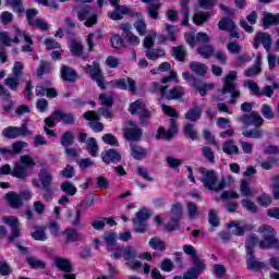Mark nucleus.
<instances>
[{"mask_svg":"<svg viewBox=\"0 0 279 279\" xmlns=\"http://www.w3.org/2000/svg\"><path fill=\"white\" fill-rule=\"evenodd\" d=\"M11 208H21L23 206V201H21V196L19 193L9 192L5 195Z\"/></svg>","mask_w":279,"mask_h":279,"instance_id":"nucleus-30","label":"nucleus"},{"mask_svg":"<svg viewBox=\"0 0 279 279\" xmlns=\"http://www.w3.org/2000/svg\"><path fill=\"white\" fill-rule=\"evenodd\" d=\"M160 8H162V3L160 2H150L147 7L148 16L153 19V21H158L160 19V15L158 12H160Z\"/></svg>","mask_w":279,"mask_h":279,"instance_id":"nucleus-28","label":"nucleus"},{"mask_svg":"<svg viewBox=\"0 0 279 279\" xmlns=\"http://www.w3.org/2000/svg\"><path fill=\"white\" fill-rule=\"evenodd\" d=\"M165 56V50L162 48H154L146 50V58L148 60H158Z\"/></svg>","mask_w":279,"mask_h":279,"instance_id":"nucleus-43","label":"nucleus"},{"mask_svg":"<svg viewBox=\"0 0 279 279\" xmlns=\"http://www.w3.org/2000/svg\"><path fill=\"white\" fill-rule=\"evenodd\" d=\"M32 134L27 129V124H22L21 128L9 126L2 131L4 138H19V136H29Z\"/></svg>","mask_w":279,"mask_h":279,"instance_id":"nucleus-13","label":"nucleus"},{"mask_svg":"<svg viewBox=\"0 0 279 279\" xmlns=\"http://www.w3.org/2000/svg\"><path fill=\"white\" fill-rule=\"evenodd\" d=\"M185 119L186 121H192V123L199 121V119H202V108L194 105V107L185 113Z\"/></svg>","mask_w":279,"mask_h":279,"instance_id":"nucleus-25","label":"nucleus"},{"mask_svg":"<svg viewBox=\"0 0 279 279\" xmlns=\"http://www.w3.org/2000/svg\"><path fill=\"white\" fill-rule=\"evenodd\" d=\"M229 230H232V234L235 236H243L246 230H250V225L241 226V223L236 221H231L228 225Z\"/></svg>","mask_w":279,"mask_h":279,"instance_id":"nucleus-21","label":"nucleus"},{"mask_svg":"<svg viewBox=\"0 0 279 279\" xmlns=\"http://www.w3.org/2000/svg\"><path fill=\"white\" fill-rule=\"evenodd\" d=\"M39 181L41 183V187L51 186L53 184V174L47 169H41L39 171Z\"/></svg>","mask_w":279,"mask_h":279,"instance_id":"nucleus-22","label":"nucleus"},{"mask_svg":"<svg viewBox=\"0 0 279 279\" xmlns=\"http://www.w3.org/2000/svg\"><path fill=\"white\" fill-rule=\"evenodd\" d=\"M192 269L201 275L206 269V264L199 257H194Z\"/></svg>","mask_w":279,"mask_h":279,"instance_id":"nucleus-56","label":"nucleus"},{"mask_svg":"<svg viewBox=\"0 0 279 279\" xmlns=\"http://www.w3.org/2000/svg\"><path fill=\"white\" fill-rule=\"evenodd\" d=\"M149 219V211L147 209H142L137 211L136 218L133 219L135 226H145V221Z\"/></svg>","mask_w":279,"mask_h":279,"instance_id":"nucleus-39","label":"nucleus"},{"mask_svg":"<svg viewBox=\"0 0 279 279\" xmlns=\"http://www.w3.org/2000/svg\"><path fill=\"white\" fill-rule=\"evenodd\" d=\"M260 112L264 119H267L268 121H271V119H276V113H274V109H271V106L269 105H263Z\"/></svg>","mask_w":279,"mask_h":279,"instance_id":"nucleus-53","label":"nucleus"},{"mask_svg":"<svg viewBox=\"0 0 279 279\" xmlns=\"http://www.w3.org/2000/svg\"><path fill=\"white\" fill-rule=\"evenodd\" d=\"M199 173L202 174L201 182H203V186L208 189V191H215V193H219V191H223L226 189V180H221L217 185V172L214 170H208L206 168H199Z\"/></svg>","mask_w":279,"mask_h":279,"instance_id":"nucleus-2","label":"nucleus"},{"mask_svg":"<svg viewBox=\"0 0 279 279\" xmlns=\"http://www.w3.org/2000/svg\"><path fill=\"white\" fill-rule=\"evenodd\" d=\"M258 244V235L250 234L245 243L246 255L254 254V247Z\"/></svg>","mask_w":279,"mask_h":279,"instance_id":"nucleus-37","label":"nucleus"},{"mask_svg":"<svg viewBox=\"0 0 279 279\" xmlns=\"http://www.w3.org/2000/svg\"><path fill=\"white\" fill-rule=\"evenodd\" d=\"M26 262L29 265V267H32V269H45V267H47V264H45V262L36 257H27Z\"/></svg>","mask_w":279,"mask_h":279,"instance_id":"nucleus-49","label":"nucleus"},{"mask_svg":"<svg viewBox=\"0 0 279 279\" xmlns=\"http://www.w3.org/2000/svg\"><path fill=\"white\" fill-rule=\"evenodd\" d=\"M133 27L140 36H145V34H147V23H145V20L143 19L135 21Z\"/></svg>","mask_w":279,"mask_h":279,"instance_id":"nucleus-51","label":"nucleus"},{"mask_svg":"<svg viewBox=\"0 0 279 279\" xmlns=\"http://www.w3.org/2000/svg\"><path fill=\"white\" fill-rule=\"evenodd\" d=\"M73 10L76 12L78 21H86V27L97 24V15L93 14V9L89 5H76Z\"/></svg>","mask_w":279,"mask_h":279,"instance_id":"nucleus-7","label":"nucleus"},{"mask_svg":"<svg viewBox=\"0 0 279 279\" xmlns=\"http://www.w3.org/2000/svg\"><path fill=\"white\" fill-rule=\"evenodd\" d=\"M54 265L60 271H64V274H71V271H73V264L69 259L56 257Z\"/></svg>","mask_w":279,"mask_h":279,"instance_id":"nucleus-20","label":"nucleus"},{"mask_svg":"<svg viewBox=\"0 0 279 279\" xmlns=\"http://www.w3.org/2000/svg\"><path fill=\"white\" fill-rule=\"evenodd\" d=\"M104 241L107 245L108 252H112V247H114V245H117V233H114L112 231L105 232Z\"/></svg>","mask_w":279,"mask_h":279,"instance_id":"nucleus-35","label":"nucleus"},{"mask_svg":"<svg viewBox=\"0 0 279 279\" xmlns=\"http://www.w3.org/2000/svg\"><path fill=\"white\" fill-rule=\"evenodd\" d=\"M60 175H61L62 178H68V179L75 178V168H73V166H71V165H68V166L60 172Z\"/></svg>","mask_w":279,"mask_h":279,"instance_id":"nucleus-62","label":"nucleus"},{"mask_svg":"<svg viewBox=\"0 0 279 279\" xmlns=\"http://www.w3.org/2000/svg\"><path fill=\"white\" fill-rule=\"evenodd\" d=\"M260 64H263L260 56H257L254 65L244 72L245 77H254V75H259V73L263 71L260 69Z\"/></svg>","mask_w":279,"mask_h":279,"instance_id":"nucleus-27","label":"nucleus"},{"mask_svg":"<svg viewBox=\"0 0 279 279\" xmlns=\"http://www.w3.org/2000/svg\"><path fill=\"white\" fill-rule=\"evenodd\" d=\"M166 32L168 33V38L174 43L178 38V28L173 25L166 24Z\"/></svg>","mask_w":279,"mask_h":279,"instance_id":"nucleus-59","label":"nucleus"},{"mask_svg":"<svg viewBox=\"0 0 279 279\" xmlns=\"http://www.w3.org/2000/svg\"><path fill=\"white\" fill-rule=\"evenodd\" d=\"M145 110H147V105L143 100H136L129 106V112L131 114H142Z\"/></svg>","mask_w":279,"mask_h":279,"instance_id":"nucleus-32","label":"nucleus"},{"mask_svg":"<svg viewBox=\"0 0 279 279\" xmlns=\"http://www.w3.org/2000/svg\"><path fill=\"white\" fill-rule=\"evenodd\" d=\"M61 77L65 82H75V80H77V73L74 72L73 69L66 65H63L61 69Z\"/></svg>","mask_w":279,"mask_h":279,"instance_id":"nucleus-31","label":"nucleus"},{"mask_svg":"<svg viewBox=\"0 0 279 279\" xmlns=\"http://www.w3.org/2000/svg\"><path fill=\"white\" fill-rule=\"evenodd\" d=\"M190 69L193 73H196V75H206L208 73V68L204 63H199L197 61H192L190 63Z\"/></svg>","mask_w":279,"mask_h":279,"instance_id":"nucleus-38","label":"nucleus"},{"mask_svg":"<svg viewBox=\"0 0 279 279\" xmlns=\"http://www.w3.org/2000/svg\"><path fill=\"white\" fill-rule=\"evenodd\" d=\"M12 175H14V178H19L20 180H23V178L27 177V168H25L22 163H16L12 171Z\"/></svg>","mask_w":279,"mask_h":279,"instance_id":"nucleus-46","label":"nucleus"},{"mask_svg":"<svg viewBox=\"0 0 279 279\" xmlns=\"http://www.w3.org/2000/svg\"><path fill=\"white\" fill-rule=\"evenodd\" d=\"M240 193H242L244 197H252V195H254L252 187H250V183L246 180L241 182Z\"/></svg>","mask_w":279,"mask_h":279,"instance_id":"nucleus-58","label":"nucleus"},{"mask_svg":"<svg viewBox=\"0 0 279 279\" xmlns=\"http://www.w3.org/2000/svg\"><path fill=\"white\" fill-rule=\"evenodd\" d=\"M17 29H20V28L15 27L14 38L10 37V34H8V32L0 33V43H2V45H4V47H10V45H12V43H14L15 45H19L21 43V39H19Z\"/></svg>","mask_w":279,"mask_h":279,"instance_id":"nucleus-19","label":"nucleus"},{"mask_svg":"<svg viewBox=\"0 0 279 279\" xmlns=\"http://www.w3.org/2000/svg\"><path fill=\"white\" fill-rule=\"evenodd\" d=\"M83 119H85V121H89L88 126L94 132H104V123L99 122L101 121V117H99L96 111H86L83 113Z\"/></svg>","mask_w":279,"mask_h":279,"instance_id":"nucleus-12","label":"nucleus"},{"mask_svg":"<svg viewBox=\"0 0 279 279\" xmlns=\"http://www.w3.org/2000/svg\"><path fill=\"white\" fill-rule=\"evenodd\" d=\"M32 238L35 241H47V227L46 226H36L34 231L31 233Z\"/></svg>","mask_w":279,"mask_h":279,"instance_id":"nucleus-24","label":"nucleus"},{"mask_svg":"<svg viewBox=\"0 0 279 279\" xmlns=\"http://www.w3.org/2000/svg\"><path fill=\"white\" fill-rule=\"evenodd\" d=\"M85 73L90 75V78L96 82L97 86L101 88L102 90H106V82L104 81V72L101 71V66L99 65V62L94 61L90 64H86L84 66Z\"/></svg>","mask_w":279,"mask_h":279,"instance_id":"nucleus-6","label":"nucleus"},{"mask_svg":"<svg viewBox=\"0 0 279 279\" xmlns=\"http://www.w3.org/2000/svg\"><path fill=\"white\" fill-rule=\"evenodd\" d=\"M238 121L243 123L245 128H250V125H254V128H263V123H265V119H263V117L256 111L243 114L238 119Z\"/></svg>","mask_w":279,"mask_h":279,"instance_id":"nucleus-10","label":"nucleus"},{"mask_svg":"<svg viewBox=\"0 0 279 279\" xmlns=\"http://www.w3.org/2000/svg\"><path fill=\"white\" fill-rule=\"evenodd\" d=\"M184 97V87L177 85L172 89L168 90L166 89V94L162 95V99H167L168 101L177 100L182 101V98Z\"/></svg>","mask_w":279,"mask_h":279,"instance_id":"nucleus-17","label":"nucleus"},{"mask_svg":"<svg viewBox=\"0 0 279 279\" xmlns=\"http://www.w3.org/2000/svg\"><path fill=\"white\" fill-rule=\"evenodd\" d=\"M246 267L251 271H260V269H265L266 271L269 270V265L266 263L256 260L254 257V253L246 255Z\"/></svg>","mask_w":279,"mask_h":279,"instance_id":"nucleus-16","label":"nucleus"},{"mask_svg":"<svg viewBox=\"0 0 279 279\" xmlns=\"http://www.w3.org/2000/svg\"><path fill=\"white\" fill-rule=\"evenodd\" d=\"M17 36H19V40H21V38H24L25 43L27 44V45L22 47V51H25V52L32 51V45H34V41L32 40V37L27 36L21 29H17Z\"/></svg>","mask_w":279,"mask_h":279,"instance_id":"nucleus-41","label":"nucleus"},{"mask_svg":"<svg viewBox=\"0 0 279 279\" xmlns=\"http://www.w3.org/2000/svg\"><path fill=\"white\" fill-rule=\"evenodd\" d=\"M172 56L179 62H184V58H186V49H184V46L173 47L172 48Z\"/></svg>","mask_w":279,"mask_h":279,"instance_id":"nucleus-45","label":"nucleus"},{"mask_svg":"<svg viewBox=\"0 0 279 279\" xmlns=\"http://www.w3.org/2000/svg\"><path fill=\"white\" fill-rule=\"evenodd\" d=\"M242 134L245 136V138H254L258 141L265 136V131H263L260 126H255L254 129L244 130Z\"/></svg>","mask_w":279,"mask_h":279,"instance_id":"nucleus-23","label":"nucleus"},{"mask_svg":"<svg viewBox=\"0 0 279 279\" xmlns=\"http://www.w3.org/2000/svg\"><path fill=\"white\" fill-rule=\"evenodd\" d=\"M149 245L151 250H157L158 252H165L167 250L165 242L160 238H153L149 240Z\"/></svg>","mask_w":279,"mask_h":279,"instance_id":"nucleus-48","label":"nucleus"},{"mask_svg":"<svg viewBox=\"0 0 279 279\" xmlns=\"http://www.w3.org/2000/svg\"><path fill=\"white\" fill-rule=\"evenodd\" d=\"M189 1L190 0H181V10H180V12L183 16L182 25H189V16H190Z\"/></svg>","mask_w":279,"mask_h":279,"instance_id":"nucleus-44","label":"nucleus"},{"mask_svg":"<svg viewBox=\"0 0 279 279\" xmlns=\"http://www.w3.org/2000/svg\"><path fill=\"white\" fill-rule=\"evenodd\" d=\"M61 235L64 239V244L69 245V243H75L77 241H82L84 235H82L77 230L74 228H68L61 232Z\"/></svg>","mask_w":279,"mask_h":279,"instance_id":"nucleus-15","label":"nucleus"},{"mask_svg":"<svg viewBox=\"0 0 279 279\" xmlns=\"http://www.w3.org/2000/svg\"><path fill=\"white\" fill-rule=\"evenodd\" d=\"M171 215L174 219H182V204H174L171 208Z\"/></svg>","mask_w":279,"mask_h":279,"instance_id":"nucleus-63","label":"nucleus"},{"mask_svg":"<svg viewBox=\"0 0 279 279\" xmlns=\"http://www.w3.org/2000/svg\"><path fill=\"white\" fill-rule=\"evenodd\" d=\"M178 132V120L175 118L170 119V126L169 130H165V128H159L157 131L156 138L160 140L163 138L165 141H171L175 133Z\"/></svg>","mask_w":279,"mask_h":279,"instance_id":"nucleus-14","label":"nucleus"},{"mask_svg":"<svg viewBox=\"0 0 279 279\" xmlns=\"http://www.w3.org/2000/svg\"><path fill=\"white\" fill-rule=\"evenodd\" d=\"M44 193H43V199L46 202H51L53 199V194L56 193V190L53 186H47V187H41Z\"/></svg>","mask_w":279,"mask_h":279,"instance_id":"nucleus-60","label":"nucleus"},{"mask_svg":"<svg viewBox=\"0 0 279 279\" xmlns=\"http://www.w3.org/2000/svg\"><path fill=\"white\" fill-rule=\"evenodd\" d=\"M208 217L210 226L217 228L219 226V216H217V211L215 209H210Z\"/></svg>","mask_w":279,"mask_h":279,"instance_id":"nucleus-64","label":"nucleus"},{"mask_svg":"<svg viewBox=\"0 0 279 279\" xmlns=\"http://www.w3.org/2000/svg\"><path fill=\"white\" fill-rule=\"evenodd\" d=\"M61 191H63L64 194L73 197V195H75V193H77V187H75V185H73V183L65 181L61 184Z\"/></svg>","mask_w":279,"mask_h":279,"instance_id":"nucleus-50","label":"nucleus"},{"mask_svg":"<svg viewBox=\"0 0 279 279\" xmlns=\"http://www.w3.org/2000/svg\"><path fill=\"white\" fill-rule=\"evenodd\" d=\"M56 121H62L64 125H73L75 123V116L73 113L64 112L56 109L50 117L45 119V124L48 128H56Z\"/></svg>","mask_w":279,"mask_h":279,"instance_id":"nucleus-5","label":"nucleus"},{"mask_svg":"<svg viewBox=\"0 0 279 279\" xmlns=\"http://www.w3.org/2000/svg\"><path fill=\"white\" fill-rule=\"evenodd\" d=\"M234 80H236V71L229 72V75L225 77V84L221 89V95H227V93L231 94V100L229 101L231 105L236 104L235 99L241 97V92L236 90V84L234 83Z\"/></svg>","mask_w":279,"mask_h":279,"instance_id":"nucleus-4","label":"nucleus"},{"mask_svg":"<svg viewBox=\"0 0 279 279\" xmlns=\"http://www.w3.org/2000/svg\"><path fill=\"white\" fill-rule=\"evenodd\" d=\"M173 80H178V73L175 71H170V74L168 76L161 78V84L158 82L150 83L149 92L160 93L162 99V95H165L169 88V82H173Z\"/></svg>","mask_w":279,"mask_h":279,"instance_id":"nucleus-8","label":"nucleus"},{"mask_svg":"<svg viewBox=\"0 0 279 279\" xmlns=\"http://www.w3.org/2000/svg\"><path fill=\"white\" fill-rule=\"evenodd\" d=\"M73 141H74L73 132H71V131H66L61 136V145L63 147H71V145H73Z\"/></svg>","mask_w":279,"mask_h":279,"instance_id":"nucleus-54","label":"nucleus"},{"mask_svg":"<svg viewBox=\"0 0 279 279\" xmlns=\"http://www.w3.org/2000/svg\"><path fill=\"white\" fill-rule=\"evenodd\" d=\"M257 232L264 236V240L259 241V250H279V240L276 238V229L269 225H263L257 229Z\"/></svg>","mask_w":279,"mask_h":279,"instance_id":"nucleus-1","label":"nucleus"},{"mask_svg":"<svg viewBox=\"0 0 279 279\" xmlns=\"http://www.w3.org/2000/svg\"><path fill=\"white\" fill-rule=\"evenodd\" d=\"M222 150L228 156L239 155V146L234 145V140H227L222 146Z\"/></svg>","mask_w":279,"mask_h":279,"instance_id":"nucleus-33","label":"nucleus"},{"mask_svg":"<svg viewBox=\"0 0 279 279\" xmlns=\"http://www.w3.org/2000/svg\"><path fill=\"white\" fill-rule=\"evenodd\" d=\"M86 149L93 158H97V156H99V144L95 137H89L86 141Z\"/></svg>","mask_w":279,"mask_h":279,"instance_id":"nucleus-26","label":"nucleus"},{"mask_svg":"<svg viewBox=\"0 0 279 279\" xmlns=\"http://www.w3.org/2000/svg\"><path fill=\"white\" fill-rule=\"evenodd\" d=\"M227 49H228L229 53L239 56V53H241V51H243V46H241V44H239L236 41H230L227 45Z\"/></svg>","mask_w":279,"mask_h":279,"instance_id":"nucleus-55","label":"nucleus"},{"mask_svg":"<svg viewBox=\"0 0 279 279\" xmlns=\"http://www.w3.org/2000/svg\"><path fill=\"white\" fill-rule=\"evenodd\" d=\"M138 257V253H136V248L133 246L124 247V260H132Z\"/></svg>","mask_w":279,"mask_h":279,"instance_id":"nucleus-57","label":"nucleus"},{"mask_svg":"<svg viewBox=\"0 0 279 279\" xmlns=\"http://www.w3.org/2000/svg\"><path fill=\"white\" fill-rule=\"evenodd\" d=\"M131 156L135 160H143V158H145V156H147V151L145 150V148H143L136 144H131Z\"/></svg>","mask_w":279,"mask_h":279,"instance_id":"nucleus-34","label":"nucleus"},{"mask_svg":"<svg viewBox=\"0 0 279 279\" xmlns=\"http://www.w3.org/2000/svg\"><path fill=\"white\" fill-rule=\"evenodd\" d=\"M12 21H14V15L9 11H4L0 14V23H2V25H10Z\"/></svg>","mask_w":279,"mask_h":279,"instance_id":"nucleus-61","label":"nucleus"},{"mask_svg":"<svg viewBox=\"0 0 279 279\" xmlns=\"http://www.w3.org/2000/svg\"><path fill=\"white\" fill-rule=\"evenodd\" d=\"M102 161L106 165H110V162L117 163L121 162V154L114 149H109L101 154Z\"/></svg>","mask_w":279,"mask_h":279,"instance_id":"nucleus-18","label":"nucleus"},{"mask_svg":"<svg viewBox=\"0 0 279 279\" xmlns=\"http://www.w3.org/2000/svg\"><path fill=\"white\" fill-rule=\"evenodd\" d=\"M23 69H25V65L21 61H15L13 69H12V74L8 76L4 80V86L9 90H13L14 93L19 90V86H21V77H23Z\"/></svg>","mask_w":279,"mask_h":279,"instance_id":"nucleus-3","label":"nucleus"},{"mask_svg":"<svg viewBox=\"0 0 279 279\" xmlns=\"http://www.w3.org/2000/svg\"><path fill=\"white\" fill-rule=\"evenodd\" d=\"M208 19H210V13L201 12V13L194 14L193 22L195 23V25H204V23H206Z\"/></svg>","mask_w":279,"mask_h":279,"instance_id":"nucleus-52","label":"nucleus"},{"mask_svg":"<svg viewBox=\"0 0 279 279\" xmlns=\"http://www.w3.org/2000/svg\"><path fill=\"white\" fill-rule=\"evenodd\" d=\"M197 51L202 58H205V60H208L211 56L215 53V47L210 45H204L197 48Z\"/></svg>","mask_w":279,"mask_h":279,"instance_id":"nucleus-42","label":"nucleus"},{"mask_svg":"<svg viewBox=\"0 0 279 279\" xmlns=\"http://www.w3.org/2000/svg\"><path fill=\"white\" fill-rule=\"evenodd\" d=\"M263 25L265 29L271 27V25H279V13H277L276 15L271 13H266L263 19Z\"/></svg>","mask_w":279,"mask_h":279,"instance_id":"nucleus-36","label":"nucleus"},{"mask_svg":"<svg viewBox=\"0 0 279 279\" xmlns=\"http://www.w3.org/2000/svg\"><path fill=\"white\" fill-rule=\"evenodd\" d=\"M186 208L190 219H197L199 217V207L194 202L187 203Z\"/></svg>","mask_w":279,"mask_h":279,"instance_id":"nucleus-47","label":"nucleus"},{"mask_svg":"<svg viewBox=\"0 0 279 279\" xmlns=\"http://www.w3.org/2000/svg\"><path fill=\"white\" fill-rule=\"evenodd\" d=\"M119 29L122 31V38L125 40V43H128V45H131V47H138V45H141V38L132 33V24H120Z\"/></svg>","mask_w":279,"mask_h":279,"instance_id":"nucleus-9","label":"nucleus"},{"mask_svg":"<svg viewBox=\"0 0 279 279\" xmlns=\"http://www.w3.org/2000/svg\"><path fill=\"white\" fill-rule=\"evenodd\" d=\"M218 27L222 32H234V29H236V24L230 17H222L218 23Z\"/></svg>","mask_w":279,"mask_h":279,"instance_id":"nucleus-29","label":"nucleus"},{"mask_svg":"<svg viewBox=\"0 0 279 279\" xmlns=\"http://www.w3.org/2000/svg\"><path fill=\"white\" fill-rule=\"evenodd\" d=\"M257 40H258V43H262V45H263L264 49H266V51H269V49H271V35H269L267 33H258Z\"/></svg>","mask_w":279,"mask_h":279,"instance_id":"nucleus-40","label":"nucleus"},{"mask_svg":"<svg viewBox=\"0 0 279 279\" xmlns=\"http://www.w3.org/2000/svg\"><path fill=\"white\" fill-rule=\"evenodd\" d=\"M129 126L124 129V138L126 141L136 142L141 141L143 136V129L136 125V122L130 120L126 122Z\"/></svg>","mask_w":279,"mask_h":279,"instance_id":"nucleus-11","label":"nucleus"}]
</instances>
